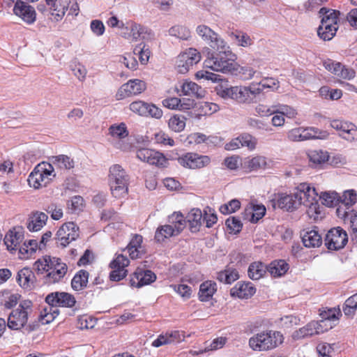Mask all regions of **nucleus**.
<instances>
[{"label":"nucleus","mask_w":357,"mask_h":357,"mask_svg":"<svg viewBox=\"0 0 357 357\" xmlns=\"http://www.w3.org/2000/svg\"><path fill=\"white\" fill-rule=\"evenodd\" d=\"M89 273L85 270L77 271L71 280V287L74 291H82L87 287Z\"/></svg>","instance_id":"36"},{"label":"nucleus","mask_w":357,"mask_h":357,"mask_svg":"<svg viewBox=\"0 0 357 357\" xmlns=\"http://www.w3.org/2000/svg\"><path fill=\"white\" fill-rule=\"evenodd\" d=\"M47 215L43 212L36 211L33 213L27 220V228L30 231H38L45 225L47 220Z\"/></svg>","instance_id":"31"},{"label":"nucleus","mask_w":357,"mask_h":357,"mask_svg":"<svg viewBox=\"0 0 357 357\" xmlns=\"http://www.w3.org/2000/svg\"><path fill=\"white\" fill-rule=\"evenodd\" d=\"M243 160L239 155H234L226 158L224 160V164L229 169L236 170L239 166L241 167Z\"/></svg>","instance_id":"64"},{"label":"nucleus","mask_w":357,"mask_h":357,"mask_svg":"<svg viewBox=\"0 0 357 357\" xmlns=\"http://www.w3.org/2000/svg\"><path fill=\"white\" fill-rule=\"evenodd\" d=\"M275 114H280L284 117L294 119L297 115L296 110L287 105L278 104L275 105Z\"/></svg>","instance_id":"57"},{"label":"nucleus","mask_w":357,"mask_h":357,"mask_svg":"<svg viewBox=\"0 0 357 357\" xmlns=\"http://www.w3.org/2000/svg\"><path fill=\"white\" fill-rule=\"evenodd\" d=\"M178 93L180 96H187L197 99H201L205 97L206 91L202 86H199L194 82L185 79L179 83L177 87Z\"/></svg>","instance_id":"21"},{"label":"nucleus","mask_w":357,"mask_h":357,"mask_svg":"<svg viewBox=\"0 0 357 357\" xmlns=\"http://www.w3.org/2000/svg\"><path fill=\"white\" fill-rule=\"evenodd\" d=\"M340 196L333 192H324L320 196L322 204L328 207H334L339 205Z\"/></svg>","instance_id":"49"},{"label":"nucleus","mask_w":357,"mask_h":357,"mask_svg":"<svg viewBox=\"0 0 357 357\" xmlns=\"http://www.w3.org/2000/svg\"><path fill=\"white\" fill-rule=\"evenodd\" d=\"M271 160L264 155H257L245 158L241 163V168L245 172H257L271 168Z\"/></svg>","instance_id":"16"},{"label":"nucleus","mask_w":357,"mask_h":357,"mask_svg":"<svg viewBox=\"0 0 357 357\" xmlns=\"http://www.w3.org/2000/svg\"><path fill=\"white\" fill-rule=\"evenodd\" d=\"M48 163L52 164L51 165L53 167L54 166L61 169L66 170L73 169L75 165L74 160L66 155L52 156L49 158Z\"/></svg>","instance_id":"34"},{"label":"nucleus","mask_w":357,"mask_h":357,"mask_svg":"<svg viewBox=\"0 0 357 357\" xmlns=\"http://www.w3.org/2000/svg\"><path fill=\"white\" fill-rule=\"evenodd\" d=\"M156 280L155 274L150 270L137 269L130 279L132 287L140 288L149 285Z\"/></svg>","instance_id":"23"},{"label":"nucleus","mask_w":357,"mask_h":357,"mask_svg":"<svg viewBox=\"0 0 357 357\" xmlns=\"http://www.w3.org/2000/svg\"><path fill=\"white\" fill-rule=\"evenodd\" d=\"M201 59L200 53L194 48H189L181 53L176 59V68L180 73H186L190 67Z\"/></svg>","instance_id":"12"},{"label":"nucleus","mask_w":357,"mask_h":357,"mask_svg":"<svg viewBox=\"0 0 357 357\" xmlns=\"http://www.w3.org/2000/svg\"><path fill=\"white\" fill-rule=\"evenodd\" d=\"M70 3V0H55L54 1L50 9L54 20L58 22L62 20L66 12L68 10Z\"/></svg>","instance_id":"32"},{"label":"nucleus","mask_w":357,"mask_h":357,"mask_svg":"<svg viewBox=\"0 0 357 357\" xmlns=\"http://www.w3.org/2000/svg\"><path fill=\"white\" fill-rule=\"evenodd\" d=\"M136 156L139 160L158 167H165L168 163L163 153L153 149H140L137 150Z\"/></svg>","instance_id":"14"},{"label":"nucleus","mask_w":357,"mask_h":357,"mask_svg":"<svg viewBox=\"0 0 357 357\" xmlns=\"http://www.w3.org/2000/svg\"><path fill=\"white\" fill-rule=\"evenodd\" d=\"M337 31V26L326 24V22L324 21V23H321L319 25L317 29V33L322 40H330L335 36Z\"/></svg>","instance_id":"47"},{"label":"nucleus","mask_w":357,"mask_h":357,"mask_svg":"<svg viewBox=\"0 0 357 357\" xmlns=\"http://www.w3.org/2000/svg\"><path fill=\"white\" fill-rule=\"evenodd\" d=\"M289 268V264L284 260L279 259L272 261L268 267V271L272 276L276 278L284 275Z\"/></svg>","instance_id":"40"},{"label":"nucleus","mask_w":357,"mask_h":357,"mask_svg":"<svg viewBox=\"0 0 357 357\" xmlns=\"http://www.w3.org/2000/svg\"><path fill=\"white\" fill-rule=\"evenodd\" d=\"M357 202V195L354 190H345L340 198L339 205L336 209L338 218H345Z\"/></svg>","instance_id":"17"},{"label":"nucleus","mask_w":357,"mask_h":357,"mask_svg":"<svg viewBox=\"0 0 357 357\" xmlns=\"http://www.w3.org/2000/svg\"><path fill=\"white\" fill-rule=\"evenodd\" d=\"M162 103L164 107L171 109H183L187 108L181 104V100L176 97L165 98L162 101Z\"/></svg>","instance_id":"63"},{"label":"nucleus","mask_w":357,"mask_h":357,"mask_svg":"<svg viewBox=\"0 0 357 357\" xmlns=\"http://www.w3.org/2000/svg\"><path fill=\"white\" fill-rule=\"evenodd\" d=\"M225 224L230 233H238L243 227V224L241 223L239 218L235 216H231L227 218Z\"/></svg>","instance_id":"60"},{"label":"nucleus","mask_w":357,"mask_h":357,"mask_svg":"<svg viewBox=\"0 0 357 357\" xmlns=\"http://www.w3.org/2000/svg\"><path fill=\"white\" fill-rule=\"evenodd\" d=\"M169 34L183 40H187L191 36L190 30L187 27L181 25L171 27L169 29Z\"/></svg>","instance_id":"50"},{"label":"nucleus","mask_w":357,"mask_h":357,"mask_svg":"<svg viewBox=\"0 0 357 357\" xmlns=\"http://www.w3.org/2000/svg\"><path fill=\"white\" fill-rule=\"evenodd\" d=\"M324 321H311L305 326L294 331L292 334V337L294 340H299L323 333L326 331V328H324Z\"/></svg>","instance_id":"20"},{"label":"nucleus","mask_w":357,"mask_h":357,"mask_svg":"<svg viewBox=\"0 0 357 357\" xmlns=\"http://www.w3.org/2000/svg\"><path fill=\"white\" fill-rule=\"evenodd\" d=\"M24 239L22 229L20 227L14 228L10 230L5 236L3 242L7 249L10 252L19 250Z\"/></svg>","instance_id":"26"},{"label":"nucleus","mask_w":357,"mask_h":357,"mask_svg":"<svg viewBox=\"0 0 357 357\" xmlns=\"http://www.w3.org/2000/svg\"><path fill=\"white\" fill-rule=\"evenodd\" d=\"M238 137L241 141V148L246 147L250 151L255 149L257 144V139L255 137L247 132L242 133Z\"/></svg>","instance_id":"52"},{"label":"nucleus","mask_w":357,"mask_h":357,"mask_svg":"<svg viewBox=\"0 0 357 357\" xmlns=\"http://www.w3.org/2000/svg\"><path fill=\"white\" fill-rule=\"evenodd\" d=\"M236 55L231 50L222 51L208 57L204 61V66L214 71L231 73L236 70Z\"/></svg>","instance_id":"5"},{"label":"nucleus","mask_w":357,"mask_h":357,"mask_svg":"<svg viewBox=\"0 0 357 357\" xmlns=\"http://www.w3.org/2000/svg\"><path fill=\"white\" fill-rule=\"evenodd\" d=\"M13 13L28 24H33L36 20V13L34 8L21 0H17L15 2Z\"/></svg>","instance_id":"22"},{"label":"nucleus","mask_w":357,"mask_h":357,"mask_svg":"<svg viewBox=\"0 0 357 357\" xmlns=\"http://www.w3.org/2000/svg\"><path fill=\"white\" fill-rule=\"evenodd\" d=\"M186 118L180 114H175L168 121V126L170 130L176 132H180L185 129Z\"/></svg>","instance_id":"46"},{"label":"nucleus","mask_w":357,"mask_h":357,"mask_svg":"<svg viewBox=\"0 0 357 357\" xmlns=\"http://www.w3.org/2000/svg\"><path fill=\"white\" fill-rule=\"evenodd\" d=\"M134 54H137L139 56V59L142 64H146L151 56V51L147 45L145 44H139L136 46L133 50Z\"/></svg>","instance_id":"54"},{"label":"nucleus","mask_w":357,"mask_h":357,"mask_svg":"<svg viewBox=\"0 0 357 357\" xmlns=\"http://www.w3.org/2000/svg\"><path fill=\"white\" fill-rule=\"evenodd\" d=\"M33 316V305L30 300L20 301L18 307L13 310L8 317L7 326L11 330H20Z\"/></svg>","instance_id":"7"},{"label":"nucleus","mask_w":357,"mask_h":357,"mask_svg":"<svg viewBox=\"0 0 357 357\" xmlns=\"http://www.w3.org/2000/svg\"><path fill=\"white\" fill-rule=\"evenodd\" d=\"M229 36L241 47H246L251 45L252 43V39L247 33L238 30L229 32Z\"/></svg>","instance_id":"44"},{"label":"nucleus","mask_w":357,"mask_h":357,"mask_svg":"<svg viewBox=\"0 0 357 357\" xmlns=\"http://www.w3.org/2000/svg\"><path fill=\"white\" fill-rule=\"evenodd\" d=\"M321 319L320 321H326L324 324V328H326V331L328 329L332 328V321L337 320V317L335 314V310L333 309H329L328 311H325L320 314Z\"/></svg>","instance_id":"59"},{"label":"nucleus","mask_w":357,"mask_h":357,"mask_svg":"<svg viewBox=\"0 0 357 357\" xmlns=\"http://www.w3.org/2000/svg\"><path fill=\"white\" fill-rule=\"evenodd\" d=\"M39 249V243L36 239L26 240L19 248V257L20 259H26L31 257Z\"/></svg>","instance_id":"35"},{"label":"nucleus","mask_w":357,"mask_h":357,"mask_svg":"<svg viewBox=\"0 0 357 357\" xmlns=\"http://www.w3.org/2000/svg\"><path fill=\"white\" fill-rule=\"evenodd\" d=\"M357 309V293L348 298L342 307L343 312L347 316H353Z\"/></svg>","instance_id":"56"},{"label":"nucleus","mask_w":357,"mask_h":357,"mask_svg":"<svg viewBox=\"0 0 357 357\" xmlns=\"http://www.w3.org/2000/svg\"><path fill=\"white\" fill-rule=\"evenodd\" d=\"M241 207L239 200L234 199L229 201L227 204L220 206L219 210L221 213L227 215L236 212Z\"/></svg>","instance_id":"61"},{"label":"nucleus","mask_w":357,"mask_h":357,"mask_svg":"<svg viewBox=\"0 0 357 357\" xmlns=\"http://www.w3.org/2000/svg\"><path fill=\"white\" fill-rule=\"evenodd\" d=\"M196 31L197 34L204 40L207 42L211 48L217 50L218 52L231 50L227 42L208 26L199 25L197 27Z\"/></svg>","instance_id":"9"},{"label":"nucleus","mask_w":357,"mask_h":357,"mask_svg":"<svg viewBox=\"0 0 357 357\" xmlns=\"http://www.w3.org/2000/svg\"><path fill=\"white\" fill-rule=\"evenodd\" d=\"M303 206L306 207V213L310 220L317 222L321 218L320 206L317 199L313 202H307Z\"/></svg>","instance_id":"45"},{"label":"nucleus","mask_w":357,"mask_h":357,"mask_svg":"<svg viewBox=\"0 0 357 357\" xmlns=\"http://www.w3.org/2000/svg\"><path fill=\"white\" fill-rule=\"evenodd\" d=\"M45 302L48 307H45L38 316L42 324L52 322L59 313L57 307H73L77 301L75 296L65 291H54L49 294L45 298Z\"/></svg>","instance_id":"2"},{"label":"nucleus","mask_w":357,"mask_h":357,"mask_svg":"<svg viewBox=\"0 0 357 357\" xmlns=\"http://www.w3.org/2000/svg\"><path fill=\"white\" fill-rule=\"evenodd\" d=\"M270 202L274 208L278 207L286 211H293L301 205L294 192L290 195H279L277 199H273Z\"/></svg>","instance_id":"25"},{"label":"nucleus","mask_w":357,"mask_h":357,"mask_svg":"<svg viewBox=\"0 0 357 357\" xmlns=\"http://www.w3.org/2000/svg\"><path fill=\"white\" fill-rule=\"evenodd\" d=\"M308 157L311 162L320 165L328 160L329 155L326 151L316 149L310 151Z\"/></svg>","instance_id":"48"},{"label":"nucleus","mask_w":357,"mask_h":357,"mask_svg":"<svg viewBox=\"0 0 357 357\" xmlns=\"http://www.w3.org/2000/svg\"><path fill=\"white\" fill-rule=\"evenodd\" d=\"M79 235V227L73 222L62 225L56 234V243L63 248L75 241Z\"/></svg>","instance_id":"10"},{"label":"nucleus","mask_w":357,"mask_h":357,"mask_svg":"<svg viewBox=\"0 0 357 357\" xmlns=\"http://www.w3.org/2000/svg\"><path fill=\"white\" fill-rule=\"evenodd\" d=\"M252 98L250 96L247 86H235L234 100L241 103L250 102Z\"/></svg>","instance_id":"51"},{"label":"nucleus","mask_w":357,"mask_h":357,"mask_svg":"<svg viewBox=\"0 0 357 357\" xmlns=\"http://www.w3.org/2000/svg\"><path fill=\"white\" fill-rule=\"evenodd\" d=\"M266 266L261 262L257 261L252 263L248 268V276L252 280H259L266 273Z\"/></svg>","instance_id":"42"},{"label":"nucleus","mask_w":357,"mask_h":357,"mask_svg":"<svg viewBox=\"0 0 357 357\" xmlns=\"http://www.w3.org/2000/svg\"><path fill=\"white\" fill-rule=\"evenodd\" d=\"M256 292V288L250 282H238L230 290L231 296H236L239 298H248L253 296Z\"/></svg>","instance_id":"28"},{"label":"nucleus","mask_w":357,"mask_h":357,"mask_svg":"<svg viewBox=\"0 0 357 357\" xmlns=\"http://www.w3.org/2000/svg\"><path fill=\"white\" fill-rule=\"evenodd\" d=\"M239 74L245 80L262 77V73L259 70H255L252 67L248 66H242L240 68Z\"/></svg>","instance_id":"53"},{"label":"nucleus","mask_w":357,"mask_h":357,"mask_svg":"<svg viewBox=\"0 0 357 357\" xmlns=\"http://www.w3.org/2000/svg\"><path fill=\"white\" fill-rule=\"evenodd\" d=\"M148 104V102L142 100H137L131 102L129 105V108L132 112L139 116H146Z\"/></svg>","instance_id":"58"},{"label":"nucleus","mask_w":357,"mask_h":357,"mask_svg":"<svg viewBox=\"0 0 357 357\" xmlns=\"http://www.w3.org/2000/svg\"><path fill=\"white\" fill-rule=\"evenodd\" d=\"M266 207L263 204L250 203L245 208L243 217L252 223H256L261 219L266 213Z\"/></svg>","instance_id":"27"},{"label":"nucleus","mask_w":357,"mask_h":357,"mask_svg":"<svg viewBox=\"0 0 357 357\" xmlns=\"http://www.w3.org/2000/svg\"><path fill=\"white\" fill-rule=\"evenodd\" d=\"M109 132L112 137L120 139L125 138L128 135V131L124 123L112 125L109 128Z\"/></svg>","instance_id":"55"},{"label":"nucleus","mask_w":357,"mask_h":357,"mask_svg":"<svg viewBox=\"0 0 357 357\" xmlns=\"http://www.w3.org/2000/svg\"><path fill=\"white\" fill-rule=\"evenodd\" d=\"M284 337L279 331H268L259 333L249 340V345L254 351H268L283 342Z\"/></svg>","instance_id":"4"},{"label":"nucleus","mask_w":357,"mask_h":357,"mask_svg":"<svg viewBox=\"0 0 357 357\" xmlns=\"http://www.w3.org/2000/svg\"><path fill=\"white\" fill-rule=\"evenodd\" d=\"M340 13L335 10L327 9L326 8H321L319 10V15L321 17V23L326 24L337 26L338 15Z\"/></svg>","instance_id":"41"},{"label":"nucleus","mask_w":357,"mask_h":357,"mask_svg":"<svg viewBox=\"0 0 357 357\" xmlns=\"http://www.w3.org/2000/svg\"><path fill=\"white\" fill-rule=\"evenodd\" d=\"M33 268L46 284L61 282L68 272L67 264L61 259L48 255L36 260Z\"/></svg>","instance_id":"1"},{"label":"nucleus","mask_w":357,"mask_h":357,"mask_svg":"<svg viewBox=\"0 0 357 357\" xmlns=\"http://www.w3.org/2000/svg\"><path fill=\"white\" fill-rule=\"evenodd\" d=\"M186 222L180 212H175L168 218V224L160 226L155 233V240L161 243L166 238L179 234L185 228Z\"/></svg>","instance_id":"6"},{"label":"nucleus","mask_w":357,"mask_h":357,"mask_svg":"<svg viewBox=\"0 0 357 357\" xmlns=\"http://www.w3.org/2000/svg\"><path fill=\"white\" fill-rule=\"evenodd\" d=\"M129 176L119 165H114L109 168V183L112 195L115 198H122L128 192Z\"/></svg>","instance_id":"3"},{"label":"nucleus","mask_w":357,"mask_h":357,"mask_svg":"<svg viewBox=\"0 0 357 357\" xmlns=\"http://www.w3.org/2000/svg\"><path fill=\"white\" fill-rule=\"evenodd\" d=\"M348 241L346 231L340 227L331 229L326 235L325 245L329 250H337L344 247Z\"/></svg>","instance_id":"13"},{"label":"nucleus","mask_w":357,"mask_h":357,"mask_svg":"<svg viewBox=\"0 0 357 357\" xmlns=\"http://www.w3.org/2000/svg\"><path fill=\"white\" fill-rule=\"evenodd\" d=\"M302 241L303 245L307 248H318L322 243L321 236L314 229L305 232Z\"/></svg>","instance_id":"37"},{"label":"nucleus","mask_w":357,"mask_h":357,"mask_svg":"<svg viewBox=\"0 0 357 357\" xmlns=\"http://www.w3.org/2000/svg\"><path fill=\"white\" fill-rule=\"evenodd\" d=\"M188 221L192 232H197L199 230L204 218V213L199 208H192L188 213Z\"/></svg>","instance_id":"38"},{"label":"nucleus","mask_w":357,"mask_h":357,"mask_svg":"<svg viewBox=\"0 0 357 357\" xmlns=\"http://www.w3.org/2000/svg\"><path fill=\"white\" fill-rule=\"evenodd\" d=\"M184 339V336L179 331H175L165 334H160L153 340L151 345L154 347H159L162 345L177 343Z\"/></svg>","instance_id":"29"},{"label":"nucleus","mask_w":357,"mask_h":357,"mask_svg":"<svg viewBox=\"0 0 357 357\" xmlns=\"http://www.w3.org/2000/svg\"><path fill=\"white\" fill-rule=\"evenodd\" d=\"M217 220L218 218L215 211L210 207H206L204 211L203 218V222H206V227L208 228L212 227L217 222Z\"/></svg>","instance_id":"62"},{"label":"nucleus","mask_w":357,"mask_h":357,"mask_svg":"<svg viewBox=\"0 0 357 357\" xmlns=\"http://www.w3.org/2000/svg\"><path fill=\"white\" fill-rule=\"evenodd\" d=\"M146 87V83L144 81L138 79H130L119 89L116 94V99L123 100L126 97L140 94Z\"/></svg>","instance_id":"15"},{"label":"nucleus","mask_w":357,"mask_h":357,"mask_svg":"<svg viewBox=\"0 0 357 357\" xmlns=\"http://www.w3.org/2000/svg\"><path fill=\"white\" fill-rule=\"evenodd\" d=\"M16 279L20 286L24 289H31L34 287L36 277L33 272L29 268L20 270Z\"/></svg>","instance_id":"30"},{"label":"nucleus","mask_w":357,"mask_h":357,"mask_svg":"<svg viewBox=\"0 0 357 357\" xmlns=\"http://www.w3.org/2000/svg\"><path fill=\"white\" fill-rule=\"evenodd\" d=\"M129 259L123 255L119 254L111 261L109 266L112 269L109 278L113 281H119L126 277L127 270L126 267L129 264Z\"/></svg>","instance_id":"19"},{"label":"nucleus","mask_w":357,"mask_h":357,"mask_svg":"<svg viewBox=\"0 0 357 357\" xmlns=\"http://www.w3.org/2000/svg\"><path fill=\"white\" fill-rule=\"evenodd\" d=\"M217 291V284L214 281L206 280L199 287V298L201 301H208Z\"/></svg>","instance_id":"33"},{"label":"nucleus","mask_w":357,"mask_h":357,"mask_svg":"<svg viewBox=\"0 0 357 357\" xmlns=\"http://www.w3.org/2000/svg\"><path fill=\"white\" fill-rule=\"evenodd\" d=\"M331 126L339 131L342 139L350 142L357 140V127L354 124L337 119L331 121Z\"/></svg>","instance_id":"18"},{"label":"nucleus","mask_w":357,"mask_h":357,"mask_svg":"<svg viewBox=\"0 0 357 357\" xmlns=\"http://www.w3.org/2000/svg\"><path fill=\"white\" fill-rule=\"evenodd\" d=\"M294 194L301 205H304L307 204V202H313V200L317 199L318 197L316 189L307 183H300L296 188Z\"/></svg>","instance_id":"24"},{"label":"nucleus","mask_w":357,"mask_h":357,"mask_svg":"<svg viewBox=\"0 0 357 357\" xmlns=\"http://www.w3.org/2000/svg\"><path fill=\"white\" fill-rule=\"evenodd\" d=\"M51 165L47 162L39 163L29 176V185L38 189L45 186L51 180V176L55 177L54 169Z\"/></svg>","instance_id":"8"},{"label":"nucleus","mask_w":357,"mask_h":357,"mask_svg":"<svg viewBox=\"0 0 357 357\" xmlns=\"http://www.w3.org/2000/svg\"><path fill=\"white\" fill-rule=\"evenodd\" d=\"M239 278L236 269L227 268L218 273L217 279L225 284H231Z\"/></svg>","instance_id":"43"},{"label":"nucleus","mask_w":357,"mask_h":357,"mask_svg":"<svg viewBox=\"0 0 357 357\" xmlns=\"http://www.w3.org/2000/svg\"><path fill=\"white\" fill-rule=\"evenodd\" d=\"M177 161L180 165L185 168L195 169L208 166L211 162V158L208 155L190 152L178 157Z\"/></svg>","instance_id":"11"},{"label":"nucleus","mask_w":357,"mask_h":357,"mask_svg":"<svg viewBox=\"0 0 357 357\" xmlns=\"http://www.w3.org/2000/svg\"><path fill=\"white\" fill-rule=\"evenodd\" d=\"M345 224H348L351 229V241L357 245V208L351 209L345 218H340Z\"/></svg>","instance_id":"39"}]
</instances>
